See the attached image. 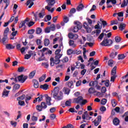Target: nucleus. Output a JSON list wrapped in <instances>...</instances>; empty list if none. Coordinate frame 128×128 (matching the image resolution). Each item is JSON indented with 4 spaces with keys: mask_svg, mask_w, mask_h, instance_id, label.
Wrapping results in <instances>:
<instances>
[{
    "mask_svg": "<svg viewBox=\"0 0 128 128\" xmlns=\"http://www.w3.org/2000/svg\"><path fill=\"white\" fill-rule=\"evenodd\" d=\"M53 98L56 100H61L64 98V94L62 92H60V88L56 87L52 92Z\"/></svg>",
    "mask_w": 128,
    "mask_h": 128,
    "instance_id": "obj_1",
    "label": "nucleus"
},
{
    "mask_svg": "<svg viewBox=\"0 0 128 128\" xmlns=\"http://www.w3.org/2000/svg\"><path fill=\"white\" fill-rule=\"evenodd\" d=\"M28 78V76H24V75H21L18 76L17 78H11L10 80H14V82H21L22 84H23L24 82H26V80Z\"/></svg>",
    "mask_w": 128,
    "mask_h": 128,
    "instance_id": "obj_2",
    "label": "nucleus"
},
{
    "mask_svg": "<svg viewBox=\"0 0 128 128\" xmlns=\"http://www.w3.org/2000/svg\"><path fill=\"white\" fill-rule=\"evenodd\" d=\"M102 46H110L112 44V40H108V38H104L103 41L100 43Z\"/></svg>",
    "mask_w": 128,
    "mask_h": 128,
    "instance_id": "obj_3",
    "label": "nucleus"
},
{
    "mask_svg": "<svg viewBox=\"0 0 128 128\" xmlns=\"http://www.w3.org/2000/svg\"><path fill=\"white\" fill-rule=\"evenodd\" d=\"M50 66H54V64H58L60 62V60L54 59V58H50Z\"/></svg>",
    "mask_w": 128,
    "mask_h": 128,
    "instance_id": "obj_4",
    "label": "nucleus"
},
{
    "mask_svg": "<svg viewBox=\"0 0 128 128\" xmlns=\"http://www.w3.org/2000/svg\"><path fill=\"white\" fill-rule=\"evenodd\" d=\"M82 120H90L92 118V117L88 116V112L86 111L84 112L82 115Z\"/></svg>",
    "mask_w": 128,
    "mask_h": 128,
    "instance_id": "obj_5",
    "label": "nucleus"
},
{
    "mask_svg": "<svg viewBox=\"0 0 128 128\" xmlns=\"http://www.w3.org/2000/svg\"><path fill=\"white\" fill-rule=\"evenodd\" d=\"M84 28H85L86 32L88 34H90L92 30V28L88 27V24L86 22H85L84 24Z\"/></svg>",
    "mask_w": 128,
    "mask_h": 128,
    "instance_id": "obj_6",
    "label": "nucleus"
},
{
    "mask_svg": "<svg viewBox=\"0 0 128 128\" xmlns=\"http://www.w3.org/2000/svg\"><path fill=\"white\" fill-rule=\"evenodd\" d=\"M110 2H111L112 4H116V0H107V8H112V6L110 4Z\"/></svg>",
    "mask_w": 128,
    "mask_h": 128,
    "instance_id": "obj_7",
    "label": "nucleus"
},
{
    "mask_svg": "<svg viewBox=\"0 0 128 128\" xmlns=\"http://www.w3.org/2000/svg\"><path fill=\"white\" fill-rule=\"evenodd\" d=\"M68 36L69 38H72V40H77V38H78V34L72 33H69Z\"/></svg>",
    "mask_w": 128,
    "mask_h": 128,
    "instance_id": "obj_8",
    "label": "nucleus"
},
{
    "mask_svg": "<svg viewBox=\"0 0 128 128\" xmlns=\"http://www.w3.org/2000/svg\"><path fill=\"white\" fill-rule=\"evenodd\" d=\"M102 120V116H98V118L94 120V124L96 126H98L100 124Z\"/></svg>",
    "mask_w": 128,
    "mask_h": 128,
    "instance_id": "obj_9",
    "label": "nucleus"
},
{
    "mask_svg": "<svg viewBox=\"0 0 128 128\" xmlns=\"http://www.w3.org/2000/svg\"><path fill=\"white\" fill-rule=\"evenodd\" d=\"M117 15L118 16H119L118 17V20H119V22H123L124 18L122 17L124 16V12H119L117 13Z\"/></svg>",
    "mask_w": 128,
    "mask_h": 128,
    "instance_id": "obj_10",
    "label": "nucleus"
},
{
    "mask_svg": "<svg viewBox=\"0 0 128 128\" xmlns=\"http://www.w3.org/2000/svg\"><path fill=\"white\" fill-rule=\"evenodd\" d=\"M42 98H44V96L40 95L38 98H36L35 100H34L33 104H36L37 102H40L42 100Z\"/></svg>",
    "mask_w": 128,
    "mask_h": 128,
    "instance_id": "obj_11",
    "label": "nucleus"
},
{
    "mask_svg": "<svg viewBox=\"0 0 128 128\" xmlns=\"http://www.w3.org/2000/svg\"><path fill=\"white\" fill-rule=\"evenodd\" d=\"M82 97L79 96L78 98H75L74 99V102H76V104H80L82 102Z\"/></svg>",
    "mask_w": 128,
    "mask_h": 128,
    "instance_id": "obj_12",
    "label": "nucleus"
},
{
    "mask_svg": "<svg viewBox=\"0 0 128 128\" xmlns=\"http://www.w3.org/2000/svg\"><path fill=\"white\" fill-rule=\"evenodd\" d=\"M8 94H10V90L4 89L2 94V98H8Z\"/></svg>",
    "mask_w": 128,
    "mask_h": 128,
    "instance_id": "obj_13",
    "label": "nucleus"
},
{
    "mask_svg": "<svg viewBox=\"0 0 128 128\" xmlns=\"http://www.w3.org/2000/svg\"><path fill=\"white\" fill-rule=\"evenodd\" d=\"M52 6L48 5L45 7L46 10H47L49 12H54V8H52Z\"/></svg>",
    "mask_w": 128,
    "mask_h": 128,
    "instance_id": "obj_14",
    "label": "nucleus"
},
{
    "mask_svg": "<svg viewBox=\"0 0 128 128\" xmlns=\"http://www.w3.org/2000/svg\"><path fill=\"white\" fill-rule=\"evenodd\" d=\"M36 0H28L26 2V6H28V8H30L34 6V2Z\"/></svg>",
    "mask_w": 128,
    "mask_h": 128,
    "instance_id": "obj_15",
    "label": "nucleus"
},
{
    "mask_svg": "<svg viewBox=\"0 0 128 128\" xmlns=\"http://www.w3.org/2000/svg\"><path fill=\"white\" fill-rule=\"evenodd\" d=\"M68 44L69 46H72V48H76V44L74 43V41L72 40H70Z\"/></svg>",
    "mask_w": 128,
    "mask_h": 128,
    "instance_id": "obj_16",
    "label": "nucleus"
},
{
    "mask_svg": "<svg viewBox=\"0 0 128 128\" xmlns=\"http://www.w3.org/2000/svg\"><path fill=\"white\" fill-rule=\"evenodd\" d=\"M26 22H28V18H26L24 21L20 22V25H19V28H22V26H24L26 24Z\"/></svg>",
    "mask_w": 128,
    "mask_h": 128,
    "instance_id": "obj_17",
    "label": "nucleus"
},
{
    "mask_svg": "<svg viewBox=\"0 0 128 128\" xmlns=\"http://www.w3.org/2000/svg\"><path fill=\"white\" fill-rule=\"evenodd\" d=\"M94 28L96 30H100V28H102V23L100 22V21H98L97 24L95 26Z\"/></svg>",
    "mask_w": 128,
    "mask_h": 128,
    "instance_id": "obj_18",
    "label": "nucleus"
},
{
    "mask_svg": "<svg viewBox=\"0 0 128 128\" xmlns=\"http://www.w3.org/2000/svg\"><path fill=\"white\" fill-rule=\"evenodd\" d=\"M48 6H52L56 4V0H46Z\"/></svg>",
    "mask_w": 128,
    "mask_h": 128,
    "instance_id": "obj_19",
    "label": "nucleus"
},
{
    "mask_svg": "<svg viewBox=\"0 0 128 128\" xmlns=\"http://www.w3.org/2000/svg\"><path fill=\"white\" fill-rule=\"evenodd\" d=\"M126 24L124 23H121L118 26V28L120 30H124L126 28Z\"/></svg>",
    "mask_w": 128,
    "mask_h": 128,
    "instance_id": "obj_20",
    "label": "nucleus"
},
{
    "mask_svg": "<svg viewBox=\"0 0 128 128\" xmlns=\"http://www.w3.org/2000/svg\"><path fill=\"white\" fill-rule=\"evenodd\" d=\"M33 84H34V88H38L40 84H38V80H34Z\"/></svg>",
    "mask_w": 128,
    "mask_h": 128,
    "instance_id": "obj_21",
    "label": "nucleus"
},
{
    "mask_svg": "<svg viewBox=\"0 0 128 128\" xmlns=\"http://www.w3.org/2000/svg\"><path fill=\"white\" fill-rule=\"evenodd\" d=\"M113 124L114 126H118L120 124V120L118 118H114L113 120Z\"/></svg>",
    "mask_w": 128,
    "mask_h": 128,
    "instance_id": "obj_22",
    "label": "nucleus"
},
{
    "mask_svg": "<svg viewBox=\"0 0 128 128\" xmlns=\"http://www.w3.org/2000/svg\"><path fill=\"white\" fill-rule=\"evenodd\" d=\"M40 88H42V90H46L48 89V85L47 84H44L43 85L40 86Z\"/></svg>",
    "mask_w": 128,
    "mask_h": 128,
    "instance_id": "obj_23",
    "label": "nucleus"
},
{
    "mask_svg": "<svg viewBox=\"0 0 128 128\" xmlns=\"http://www.w3.org/2000/svg\"><path fill=\"white\" fill-rule=\"evenodd\" d=\"M51 100H52V98H50V96L46 97V102L48 106H52V103L50 102Z\"/></svg>",
    "mask_w": 128,
    "mask_h": 128,
    "instance_id": "obj_24",
    "label": "nucleus"
},
{
    "mask_svg": "<svg viewBox=\"0 0 128 128\" xmlns=\"http://www.w3.org/2000/svg\"><path fill=\"white\" fill-rule=\"evenodd\" d=\"M90 86H98V82L97 81H94L90 82L89 84Z\"/></svg>",
    "mask_w": 128,
    "mask_h": 128,
    "instance_id": "obj_25",
    "label": "nucleus"
},
{
    "mask_svg": "<svg viewBox=\"0 0 128 128\" xmlns=\"http://www.w3.org/2000/svg\"><path fill=\"white\" fill-rule=\"evenodd\" d=\"M112 76H116V66H115L112 70L111 72Z\"/></svg>",
    "mask_w": 128,
    "mask_h": 128,
    "instance_id": "obj_26",
    "label": "nucleus"
},
{
    "mask_svg": "<svg viewBox=\"0 0 128 128\" xmlns=\"http://www.w3.org/2000/svg\"><path fill=\"white\" fill-rule=\"evenodd\" d=\"M80 28H80V27L78 26H74L72 28V32H78V30H80Z\"/></svg>",
    "mask_w": 128,
    "mask_h": 128,
    "instance_id": "obj_27",
    "label": "nucleus"
},
{
    "mask_svg": "<svg viewBox=\"0 0 128 128\" xmlns=\"http://www.w3.org/2000/svg\"><path fill=\"white\" fill-rule=\"evenodd\" d=\"M44 44L45 46H48L50 44V40L45 38L44 40Z\"/></svg>",
    "mask_w": 128,
    "mask_h": 128,
    "instance_id": "obj_28",
    "label": "nucleus"
},
{
    "mask_svg": "<svg viewBox=\"0 0 128 128\" xmlns=\"http://www.w3.org/2000/svg\"><path fill=\"white\" fill-rule=\"evenodd\" d=\"M63 90L64 92V94H70V90L68 88H63Z\"/></svg>",
    "mask_w": 128,
    "mask_h": 128,
    "instance_id": "obj_29",
    "label": "nucleus"
},
{
    "mask_svg": "<svg viewBox=\"0 0 128 128\" xmlns=\"http://www.w3.org/2000/svg\"><path fill=\"white\" fill-rule=\"evenodd\" d=\"M126 56V54H121L118 56V60H124Z\"/></svg>",
    "mask_w": 128,
    "mask_h": 128,
    "instance_id": "obj_30",
    "label": "nucleus"
},
{
    "mask_svg": "<svg viewBox=\"0 0 128 128\" xmlns=\"http://www.w3.org/2000/svg\"><path fill=\"white\" fill-rule=\"evenodd\" d=\"M6 48L7 50H12L14 48V46H12V44H6Z\"/></svg>",
    "mask_w": 128,
    "mask_h": 128,
    "instance_id": "obj_31",
    "label": "nucleus"
},
{
    "mask_svg": "<svg viewBox=\"0 0 128 128\" xmlns=\"http://www.w3.org/2000/svg\"><path fill=\"white\" fill-rule=\"evenodd\" d=\"M20 86L19 84H15L13 88V92H16V90H18L20 88Z\"/></svg>",
    "mask_w": 128,
    "mask_h": 128,
    "instance_id": "obj_32",
    "label": "nucleus"
},
{
    "mask_svg": "<svg viewBox=\"0 0 128 128\" xmlns=\"http://www.w3.org/2000/svg\"><path fill=\"white\" fill-rule=\"evenodd\" d=\"M6 40H8V36H5L2 38V40L0 39V42H2L3 44H6Z\"/></svg>",
    "mask_w": 128,
    "mask_h": 128,
    "instance_id": "obj_33",
    "label": "nucleus"
},
{
    "mask_svg": "<svg viewBox=\"0 0 128 128\" xmlns=\"http://www.w3.org/2000/svg\"><path fill=\"white\" fill-rule=\"evenodd\" d=\"M74 24H75L77 26H78L79 28H82V24L80 22L78 21L74 22Z\"/></svg>",
    "mask_w": 128,
    "mask_h": 128,
    "instance_id": "obj_34",
    "label": "nucleus"
},
{
    "mask_svg": "<svg viewBox=\"0 0 128 128\" xmlns=\"http://www.w3.org/2000/svg\"><path fill=\"white\" fill-rule=\"evenodd\" d=\"M71 104H72V100H66L65 102L66 106H70Z\"/></svg>",
    "mask_w": 128,
    "mask_h": 128,
    "instance_id": "obj_35",
    "label": "nucleus"
},
{
    "mask_svg": "<svg viewBox=\"0 0 128 128\" xmlns=\"http://www.w3.org/2000/svg\"><path fill=\"white\" fill-rule=\"evenodd\" d=\"M84 6L82 4H80L76 8V10L78 12H80V10H82V8H84Z\"/></svg>",
    "mask_w": 128,
    "mask_h": 128,
    "instance_id": "obj_36",
    "label": "nucleus"
},
{
    "mask_svg": "<svg viewBox=\"0 0 128 128\" xmlns=\"http://www.w3.org/2000/svg\"><path fill=\"white\" fill-rule=\"evenodd\" d=\"M128 6V0H124L121 5V8H124Z\"/></svg>",
    "mask_w": 128,
    "mask_h": 128,
    "instance_id": "obj_37",
    "label": "nucleus"
},
{
    "mask_svg": "<svg viewBox=\"0 0 128 128\" xmlns=\"http://www.w3.org/2000/svg\"><path fill=\"white\" fill-rule=\"evenodd\" d=\"M88 92L90 94H94L96 92V91L94 90V88H90L88 90Z\"/></svg>",
    "mask_w": 128,
    "mask_h": 128,
    "instance_id": "obj_38",
    "label": "nucleus"
},
{
    "mask_svg": "<svg viewBox=\"0 0 128 128\" xmlns=\"http://www.w3.org/2000/svg\"><path fill=\"white\" fill-rule=\"evenodd\" d=\"M111 102H112V106L114 108L116 106V100H114V99H112V100H111Z\"/></svg>",
    "mask_w": 128,
    "mask_h": 128,
    "instance_id": "obj_39",
    "label": "nucleus"
},
{
    "mask_svg": "<svg viewBox=\"0 0 128 128\" xmlns=\"http://www.w3.org/2000/svg\"><path fill=\"white\" fill-rule=\"evenodd\" d=\"M36 74V71H32V72H30V73L29 74V78H34V75Z\"/></svg>",
    "mask_w": 128,
    "mask_h": 128,
    "instance_id": "obj_40",
    "label": "nucleus"
},
{
    "mask_svg": "<svg viewBox=\"0 0 128 128\" xmlns=\"http://www.w3.org/2000/svg\"><path fill=\"white\" fill-rule=\"evenodd\" d=\"M42 30L40 28H37L36 29V34H42Z\"/></svg>",
    "mask_w": 128,
    "mask_h": 128,
    "instance_id": "obj_41",
    "label": "nucleus"
},
{
    "mask_svg": "<svg viewBox=\"0 0 128 128\" xmlns=\"http://www.w3.org/2000/svg\"><path fill=\"white\" fill-rule=\"evenodd\" d=\"M52 20V16L50 15H48L44 18V22H48Z\"/></svg>",
    "mask_w": 128,
    "mask_h": 128,
    "instance_id": "obj_42",
    "label": "nucleus"
},
{
    "mask_svg": "<svg viewBox=\"0 0 128 128\" xmlns=\"http://www.w3.org/2000/svg\"><path fill=\"white\" fill-rule=\"evenodd\" d=\"M46 74H44L42 76H41L40 78H39V82H44V80H46Z\"/></svg>",
    "mask_w": 128,
    "mask_h": 128,
    "instance_id": "obj_43",
    "label": "nucleus"
},
{
    "mask_svg": "<svg viewBox=\"0 0 128 128\" xmlns=\"http://www.w3.org/2000/svg\"><path fill=\"white\" fill-rule=\"evenodd\" d=\"M4 2L6 4V6H5V8H4V10H6V8H8V5L10 4V1L8 0H3Z\"/></svg>",
    "mask_w": 128,
    "mask_h": 128,
    "instance_id": "obj_44",
    "label": "nucleus"
},
{
    "mask_svg": "<svg viewBox=\"0 0 128 128\" xmlns=\"http://www.w3.org/2000/svg\"><path fill=\"white\" fill-rule=\"evenodd\" d=\"M106 34H104V33H102L100 34V36L98 37V39L100 40H102V38H104V36H106Z\"/></svg>",
    "mask_w": 128,
    "mask_h": 128,
    "instance_id": "obj_45",
    "label": "nucleus"
},
{
    "mask_svg": "<svg viewBox=\"0 0 128 128\" xmlns=\"http://www.w3.org/2000/svg\"><path fill=\"white\" fill-rule=\"evenodd\" d=\"M49 28H50V30H52V32L56 30V26H54V24H51Z\"/></svg>",
    "mask_w": 128,
    "mask_h": 128,
    "instance_id": "obj_46",
    "label": "nucleus"
},
{
    "mask_svg": "<svg viewBox=\"0 0 128 128\" xmlns=\"http://www.w3.org/2000/svg\"><path fill=\"white\" fill-rule=\"evenodd\" d=\"M32 56V54H26L24 55V60H30V57Z\"/></svg>",
    "mask_w": 128,
    "mask_h": 128,
    "instance_id": "obj_47",
    "label": "nucleus"
},
{
    "mask_svg": "<svg viewBox=\"0 0 128 128\" xmlns=\"http://www.w3.org/2000/svg\"><path fill=\"white\" fill-rule=\"evenodd\" d=\"M41 106L42 108H48V106H46V102H42L41 103Z\"/></svg>",
    "mask_w": 128,
    "mask_h": 128,
    "instance_id": "obj_48",
    "label": "nucleus"
},
{
    "mask_svg": "<svg viewBox=\"0 0 128 128\" xmlns=\"http://www.w3.org/2000/svg\"><path fill=\"white\" fill-rule=\"evenodd\" d=\"M25 96H24V94H23L22 96L18 98H17V100H20V101L23 100H24Z\"/></svg>",
    "mask_w": 128,
    "mask_h": 128,
    "instance_id": "obj_49",
    "label": "nucleus"
},
{
    "mask_svg": "<svg viewBox=\"0 0 128 128\" xmlns=\"http://www.w3.org/2000/svg\"><path fill=\"white\" fill-rule=\"evenodd\" d=\"M18 5L16 4H14L13 8V12H14V14H16V10L18 8Z\"/></svg>",
    "mask_w": 128,
    "mask_h": 128,
    "instance_id": "obj_50",
    "label": "nucleus"
},
{
    "mask_svg": "<svg viewBox=\"0 0 128 128\" xmlns=\"http://www.w3.org/2000/svg\"><path fill=\"white\" fill-rule=\"evenodd\" d=\"M36 108L37 110H38V112H42V105H38Z\"/></svg>",
    "mask_w": 128,
    "mask_h": 128,
    "instance_id": "obj_51",
    "label": "nucleus"
},
{
    "mask_svg": "<svg viewBox=\"0 0 128 128\" xmlns=\"http://www.w3.org/2000/svg\"><path fill=\"white\" fill-rule=\"evenodd\" d=\"M18 123L14 121H11L10 122V124L14 128H16V124Z\"/></svg>",
    "mask_w": 128,
    "mask_h": 128,
    "instance_id": "obj_52",
    "label": "nucleus"
},
{
    "mask_svg": "<svg viewBox=\"0 0 128 128\" xmlns=\"http://www.w3.org/2000/svg\"><path fill=\"white\" fill-rule=\"evenodd\" d=\"M100 30H96V32H92V34H96V36H98L100 34Z\"/></svg>",
    "mask_w": 128,
    "mask_h": 128,
    "instance_id": "obj_53",
    "label": "nucleus"
},
{
    "mask_svg": "<svg viewBox=\"0 0 128 128\" xmlns=\"http://www.w3.org/2000/svg\"><path fill=\"white\" fill-rule=\"evenodd\" d=\"M62 54H57L55 56L54 59L55 60H60V58H62Z\"/></svg>",
    "mask_w": 128,
    "mask_h": 128,
    "instance_id": "obj_54",
    "label": "nucleus"
},
{
    "mask_svg": "<svg viewBox=\"0 0 128 128\" xmlns=\"http://www.w3.org/2000/svg\"><path fill=\"white\" fill-rule=\"evenodd\" d=\"M108 100L106 98H103L101 100V104L103 105H104L106 104Z\"/></svg>",
    "mask_w": 128,
    "mask_h": 128,
    "instance_id": "obj_55",
    "label": "nucleus"
},
{
    "mask_svg": "<svg viewBox=\"0 0 128 128\" xmlns=\"http://www.w3.org/2000/svg\"><path fill=\"white\" fill-rule=\"evenodd\" d=\"M112 64H114V60H110L108 61V65L110 66H112Z\"/></svg>",
    "mask_w": 128,
    "mask_h": 128,
    "instance_id": "obj_56",
    "label": "nucleus"
},
{
    "mask_svg": "<svg viewBox=\"0 0 128 128\" xmlns=\"http://www.w3.org/2000/svg\"><path fill=\"white\" fill-rule=\"evenodd\" d=\"M72 52H74V51H72V50L71 48L68 49L67 50V54H68V56H70V54H72Z\"/></svg>",
    "mask_w": 128,
    "mask_h": 128,
    "instance_id": "obj_57",
    "label": "nucleus"
},
{
    "mask_svg": "<svg viewBox=\"0 0 128 128\" xmlns=\"http://www.w3.org/2000/svg\"><path fill=\"white\" fill-rule=\"evenodd\" d=\"M86 40V38L84 36H82V40H80V44H84Z\"/></svg>",
    "mask_w": 128,
    "mask_h": 128,
    "instance_id": "obj_58",
    "label": "nucleus"
},
{
    "mask_svg": "<svg viewBox=\"0 0 128 128\" xmlns=\"http://www.w3.org/2000/svg\"><path fill=\"white\" fill-rule=\"evenodd\" d=\"M56 118V116L54 114H51L50 115V120H54V118Z\"/></svg>",
    "mask_w": 128,
    "mask_h": 128,
    "instance_id": "obj_59",
    "label": "nucleus"
},
{
    "mask_svg": "<svg viewBox=\"0 0 128 128\" xmlns=\"http://www.w3.org/2000/svg\"><path fill=\"white\" fill-rule=\"evenodd\" d=\"M45 32L46 34H49V32H50V27H48L45 28Z\"/></svg>",
    "mask_w": 128,
    "mask_h": 128,
    "instance_id": "obj_60",
    "label": "nucleus"
},
{
    "mask_svg": "<svg viewBox=\"0 0 128 128\" xmlns=\"http://www.w3.org/2000/svg\"><path fill=\"white\" fill-rule=\"evenodd\" d=\"M62 62H68V57H64L62 60Z\"/></svg>",
    "mask_w": 128,
    "mask_h": 128,
    "instance_id": "obj_61",
    "label": "nucleus"
},
{
    "mask_svg": "<svg viewBox=\"0 0 128 128\" xmlns=\"http://www.w3.org/2000/svg\"><path fill=\"white\" fill-rule=\"evenodd\" d=\"M18 104L19 106H24V101L18 100Z\"/></svg>",
    "mask_w": 128,
    "mask_h": 128,
    "instance_id": "obj_62",
    "label": "nucleus"
},
{
    "mask_svg": "<svg viewBox=\"0 0 128 128\" xmlns=\"http://www.w3.org/2000/svg\"><path fill=\"white\" fill-rule=\"evenodd\" d=\"M115 40L116 42H120V38L119 36H116L115 38Z\"/></svg>",
    "mask_w": 128,
    "mask_h": 128,
    "instance_id": "obj_63",
    "label": "nucleus"
},
{
    "mask_svg": "<svg viewBox=\"0 0 128 128\" xmlns=\"http://www.w3.org/2000/svg\"><path fill=\"white\" fill-rule=\"evenodd\" d=\"M66 127V128H74L72 124H68Z\"/></svg>",
    "mask_w": 128,
    "mask_h": 128,
    "instance_id": "obj_64",
    "label": "nucleus"
}]
</instances>
